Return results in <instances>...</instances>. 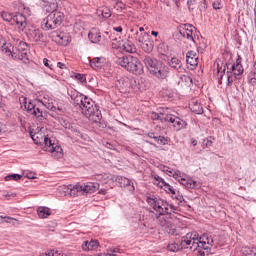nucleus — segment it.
<instances>
[{
	"label": "nucleus",
	"instance_id": "nucleus-48",
	"mask_svg": "<svg viewBox=\"0 0 256 256\" xmlns=\"http://www.w3.org/2000/svg\"><path fill=\"white\" fill-rule=\"evenodd\" d=\"M213 9L217 10V9H223V1L221 0H216L213 2L212 4Z\"/></svg>",
	"mask_w": 256,
	"mask_h": 256
},
{
	"label": "nucleus",
	"instance_id": "nucleus-32",
	"mask_svg": "<svg viewBox=\"0 0 256 256\" xmlns=\"http://www.w3.org/2000/svg\"><path fill=\"white\" fill-rule=\"evenodd\" d=\"M88 37L91 43H99L101 41V32H99L97 29H92L89 32Z\"/></svg>",
	"mask_w": 256,
	"mask_h": 256
},
{
	"label": "nucleus",
	"instance_id": "nucleus-38",
	"mask_svg": "<svg viewBox=\"0 0 256 256\" xmlns=\"http://www.w3.org/2000/svg\"><path fill=\"white\" fill-rule=\"evenodd\" d=\"M172 199L176 200L177 203V209H179V205H181V203H183V201H185V199L183 198V195L181 194H177V192H175V195H172Z\"/></svg>",
	"mask_w": 256,
	"mask_h": 256
},
{
	"label": "nucleus",
	"instance_id": "nucleus-40",
	"mask_svg": "<svg viewBox=\"0 0 256 256\" xmlns=\"http://www.w3.org/2000/svg\"><path fill=\"white\" fill-rule=\"evenodd\" d=\"M23 176L19 174H10L5 177V181H19Z\"/></svg>",
	"mask_w": 256,
	"mask_h": 256
},
{
	"label": "nucleus",
	"instance_id": "nucleus-26",
	"mask_svg": "<svg viewBox=\"0 0 256 256\" xmlns=\"http://www.w3.org/2000/svg\"><path fill=\"white\" fill-rule=\"evenodd\" d=\"M52 211L51 208L45 206H39L37 208V215L40 219H47L50 217Z\"/></svg>",
	"mask_w": 256,
	"mask_h": 256
},
{
	"label": "nucleus",
	"instance_id": "nucleus-4",
	"mask_svg": "<svg viewBox=\"0 0 256 256\" xmlns=\"http://www.w3.org/2000/svg\"><path fill=\"white\" fill-rule=\"evenodd\" d=\"M78 107H80L83 115L94 123H99V121L103 119L101 110H99V107L95 105V101L87 96H84L82 102L78 104Z\"/></svg>",
	"mask_w": 256,
	"mask_h": 256
},
{
	"label": "nucleus",
	"instance_id": "nucleus-60",
	"mask_svg": "<svg viewBox=\"0 0 256 256\" xmlns=\"http://www.w3.org/2000/svg\"><path fill=\"white\" fill-rule=\"evenodd\" d=\"M98 193H99V195H106L107 194V189L102 188V189L99 190Z\"/></svg>",
	"mask_w": 256,
	"mask_h": 256
},
{
	"label": "nucleus",
	"instance_id": "nucleus-36",
	"mask_svg": "<svg viewBox=\"0 0 256 256\" xmlns=\"http://www.w3.org/2000/svg\"><path fill=\"white\" fill-rule=\"evenodd\" d=\"M190 109L193 113H196V115H203V106L198 102L190 104Z\"/></svg>",
	"mask_w": 256,
	"mask_h": 256
},
{
	"label": "nucleus",
	"instance_id": "nucleus-21",
	"mask_svg": "<svg viewBox=\"0 0 256 256\" xmlns=\"http://www.w3.org/2000/svg\"><path fill=\"white\" fill-rule=\"evenodd\" d=\"M42 1V9L44 12L57 11V7H59V3L57 0H41Z\"/></svg>",
	"mask_w": 256,
	"mask_h": 256
},
{
	"label": "nucleus",
	"instance_id": "nucleus-53",
	"mask_svg": "<svg viewBox=\"0 0 256 256\" xmlns=\"http://www.w3.org/2000/svg\"><path fill=\"white\" fill-rule=\"evenodd\" d=\"M203 145H205V147H211V145H213V141H211L209 139L204 140Z\"/></svg>",
	"mask_w": 256,
	"mask_h": 256
},
{
	"label": "nucleus",
	"instance_id": "nucleus-51",
	"mask_svg": "<svg viewBox=\"0 0 256 256\" xmlns=\"http://www.w3.org/2000/svg\"><path fill=\"white\" fill-rule=\"evenodd\" d=\"M2 19H4V21H11V19H13V17L10 15V14H8L7 12H3L2 13Z\"/></svg>",
	"mask_w": 256,
	"mask_h": 256
},
{
	"label": "nucleus",
	"instance_id": "nucleus-20",
	"mask_svg": "<svg viewBox=\"0 0 256 256\" xmlns=\"http://www.w3.org/2000/svg\"><path fill=\"white\" fill-rule=\"evenodd\" d=\"M82 187V195H87V193H95V191H99V183L97 182H88L86 184H81Z\"/></svg>",
	"mask_w": 256,
	"mask_h": 256
},
{
	"label": "nucleus",
	"instance_id": "nucleus-9",
	"mask_svg": "<svg viewBox=\"0 0 256 256\" xmlns=\"http://www.w3.org/2000/svg\"><path fill=\"white\" fill-rule=\"evenodd\" d=\"M43 149L51 153L54 159H61L63 157V148L58 143H55V139L50 138L49 135L44 136Z\"/></svg>",
	"mask_w": 256,
	"mask_h": 256
},
{
	"label": "nucleus",
	"instance_id": "nucleus-10",
	"mask_svg": "<svg viewBox=\"0 0 256 256\" xmlns=\"http://www.w3.org/2000/svg\"><path fill=\"white\" fill-rule=\"evenodd\" d=\"M191 237H193V234L189 232L185 236H182L180 240H177L176 242L168 244L167 246L168 251H172V253L181 251V249H189L191 251V245H192Z\"/></svg>",
	"mask_w": 256,
	"mask_h": 256
},
{
	"label": "nucleus",
	"instance_id": "nucleus-28",
	"mask_svg": "<svg viewBox=\"0 0 256 256\" xmlns=\"http://www.w3.org/2000/svg\"><path fill=\"white\" fill-rule=\"evenodd\" d=\"M103 63H105V58L103 57H95L89 60L90 67H92V69H101L103 67Z\"/></svg>",
	"mask_w": 256,
	"mask_h": 256
},
{
	"label": "nucleus",
	"instance_id": "nucleus-29",
	"mask_svg": "<svg viewBox=\"0 0 256 256\" xmlns=\"http://www.w3.org/2000/svg\"><path fill=\"white\" fill-rule=\"evenodd\" d=\"M70 97L72 99V101H74V103L78 106L79 103H83V99H85V95H83L82 93H80L77 90H72L70 92Z\"/></svg>",
	"mask_w": 256,
	"mask_h": 256
},
{
	"label": "nucleus",
	"instance_id": "nucleus-39",
	"mask_svg": "<svg viewBox=\"0 0 256 256\" xmlns=\"http://www.w3.org/2000/svg\"><path fill=\"white\" fill-rule=\"evenodd\" d=\"M109 39L110 41H112V47H113V43H116V45H119L121 43V36L117 37V34L115 33H111L109 35Z\"/></svg>",
	"mask_w": 256,
	"mask_h": 256
},
{
	"label": "nucleus",
	"instance_id": "nucleus-22",
	"mask_svg": "<svg viewBox=\"0 0 256 256\" xmlns=\"http://www.w3.org/2000/svg\"><path fill=\"white\" fill-rule=\"evenodd\" d=\"M178 116L175 115V110L170 108H164V123H171L173 125Z\"/></svg>",
	"mask_w": 256,
	"mask_h": 256
},
{
	"label": "nucleus",
	"instance_id": "nucleus-41",
	"mask_svg": "<svg viewBox=\"0 0 256 256\" xmlns=\"http://www.w3.org/2000/svg\"><path fill=\"white\" fill-rule=\"evenodd\" d=\"M166 193H171L172 195H175L176 191L175 188H173V186L169 185V183L165 182L162 184Z\"/></svg>",
	"mask_w": 256,
	"mask_h": 256
},
{
	"label": "nucleus",
	"instance_id": "nucleus-62",
	"mask_svg": "<svg viewBox=\"0 0 256 256\" xmlns=\"http://www.w3.org/2000/svg\"><path fill=\"white\" fill-rule=\"evenodd\" d=\"M0 219H1L0 223H3L4 222L3 219H13V218L9 216H0Z\"/></svg>",
	"mask_w": 256,
	"mask_h": 256
},
{
	"label": "nucleus",
	"instance_id": "nucleus-17",
	"mask_svg": "<svg viewBox=\"0 0 256 256\" xmlns=\"http://www.w3.org/2000/svg\"><path fill=\"white\" fill-rule=\"evenodd\" d=\"M143 62L147 67L148 71L151 73V75L161 63L159 62L158 59H155L154 57H151V56H145Z\"/></svg>",
	"mask_w": 256,
	"mask_h": 256
},
{
	"label": "nucleus",
	"instance_id": "nucleus-24",
	"mask_svg": "<svg viewBox=\"0 0 256 256\" xmlns=\"http://www.w3.org/2000/svg\"><path fill=\"white\" fill-rule=\"evenodd\" d=\"M28 37L30 41H34V43H39L41 38L43 37V33L39 29H30L28 31Z\"/></svg>",
	"mask_w": 256,
	"mask_h": 256
},
{
	"label": "nucleus",
	"instance_id": "nucleus-13",
	"mask_svg": "<svg viewBox=\"0 0 256 256\" xmlns=\"http://www.w3.org/2000/svg\"><path fill=\"white\" fill-rule=\"evenodd\" d=\"M138 43L141 44V49L144 51V53H151L153 52V49L155 47V43L153 42V39H151V35H144L140 38H138Z\"/></svg>",
	"mask_w": 256,
	"mask_h": 256
},
{
	"label": "nucleus",
	"instance_id": "nucleus-55",
	"mask_svg": "<svg viewBox=\"0 0 256 256\" xmlns=\"http://www.w3.org/2000/svg\"><path fill=\"white\" fill-rule=\"evenodd\" d=\"M113 30L116 31V33H123V27L121 26L114 27Z\"/></svg>",
	"mask_w": 256,
	"mask_h": 256
},
{
	"label": "nucleus",
	"instance_id": "nucleus-12",
	"mask_svg": "<svg viewBox=\"0 0 256 256\" xmlns=\"http://www.w3.org/2000/svg\"><path fill=\"white\" fill-rule=\"evenodd\" d=\"M196 31L195 27L191 24H182L179 26L180 35L188 41H193V43H195V39L197 38L195 35Z\"/></svg>",
	"mask_w": 256,
	"mask_h": 256
},
{
	"label": "nucleus",
	"instance_id": "nucleus-64",
	"mask_svg": "<svg viewBox=\"0 0 256 256\" xmlns=\"http://www.w3.org/2000/svg\"><path fill=\"white\" fill-rule=\"evenodd\" d=\"M191 143L194 147H197V140L196 139H192Z\"/></svg>",
	"mask_w": 256,
	"mask_h": 256
},
{
	"label": "nucleus",
	"instance_id": "nucleus-3",
	"mask_svg": "<svg viewBox=\"0 0 256 256\" xmlns=\"http://www.w3.org/2000/svg\"><path fill=\"white\" fill-rule=\"evenodd\" d=\"M116 64L120 65V67H123L126 71L129 73H132V75H143L144 69H143V63L139 61V58L132 56V55H122L120 57L116 58Z\"/></svg>",
	"mask_w": 256,
	"mask_h": 256
},
{
	"label": "nucleus",
	"instance_id": "nucleus-14",
	"mask_svg": "<svg viewBox=\"0 0 256 256\" xmlns=\"http://www.w3.org/2000/svg\"><path fill=\"white\" fill-rule=\"evenodd\" d=\"M174 179H176L178 181V183H180V185H183V187H186V189H200L201 188V184H199V182L194 181L192 179H185V178H181V176H179V174L177 172H175L173 174Z\"/></svg>",
	"mask_w": 256,
	"mask_h": 256
},
{
	"label": "nucleus",
	"instance_id": "nucleus-34",
	"mask_svg": "<svg viewBox=\"0 0 256 256\" xmlns=\"http://www.w3.org/2000/svg\"><path fill=\"white\" fill-rule=\"evenodd\" d=\"M34 117H36V119H38L39 121H43L44 119H46V115L43 113V110H41V108L35 106L34 110H32V114Z\"/></svg>",
	"mask_w": 256,
	"mask_h": 256
},
{
	"label": "nucleus",
	"instance_id": "nucleus-25",
	"mask_svg": "<svg viewBox=\"0 0 256 256\" xmlns=\"http://www.w3.org/2000/svg\"><path fill=\"white\" fill-rule=\"evenodd\" d=\"M168 65L171 67V69H176L178 73L183 72V63H181V60H179L177 57L171 58V60L168 62Z\"/></svg>",
	"mask_w": 256,
	"mask_h": 256
},
{
	"label": "nucleus",
	"instance_id": "nucleus-43",
	"mask_svg": "<svg viewBox=\"0 0 256 256\" xmlns=\"http://www.w3.org/2000/svg\"><path fill=\"white\" fill-rule=\"evenodd\" d=\"M35 107H37V105L33 104V102H29L27 104V101H25V109H27L28 113H30V115L33 113V111L35 110Z\"/></svg>",
	"mask_w": 256,
	"mask_h": 256
},
{
	"label": "nucleus",
	"instance_id": "nucleus-30",
	"mask_svg": "<svg viewBox=\"0 0 256 256\" xmlns=\"http://www.w3.org/2000/svg\"><path fill=\"white\" fill-rule=\"evenodd\" d=\"M134 33V39L136 41H138L140 39V37H145V35H149V33L145 32V28L143 27H139V26H135L134 28L131 29V33Z\"/></svg>",
	"mask_w": 256,
	"mask_h": 256
},
{
	"label": "nucleus",
	"instance_id": "nucleus-8",
	"mask_svg": "<svg viewBox=\"0 0 256 256\" xmlns=\"http://www.w3.org/2000/svg\"><path fill=\"white\" fill-rule=\"evenodd\" d=\"M49 13V15L44 19V29L45 31H51L53 29H57L61 27V24L65 20V14L61 11L53 10Z\"/></svg>",
	"mask_w": 256,
	"mask_h": 256
},
{
	"label": "nucleus",
	"instance_id": "nucleus-27",
	"mask_svg": "<svg viewBox=\"0 0 256 256\" xmlns=\"http://www.w3.org/2000/svg\"><path fill=\"white\" fill-rule=\"evenodd\" d=\"M68 189H70L71 197H79L83 195V189L80 183H77L74 186L69 185Z\"/></svg>",
	"mask_w": 256,
	"mask_h": 256
},
{
	"label": "nucleus",
	"instance_id": "nucleus-46",
	"mask_svg": "<svg viewBox=\"0 0 256 256\" xmlns=\"http://www.w3.org/2000/svg\"><path fill=\"white\" fill-rule=\"evenodd\" d=\"M75 79L77 81H79L80 83H87V77L85 76V74H76L75 75Z\"/></svg>",
	"mask_w": 256,
	"mask_h": 256
},
{
	"label": "nucleus",
	"instance_id": "nucleus-59",
	"mask_svg": "<svg viewBox=\"0 0 256 256\" xmlns=\"http://www.w3.org/2000/svg\"><path fill=\"white\" fill-rule=\"evenodd\" d=\"M250 84H251V85H256L255 73H253V77L250 78Z\"/></svg>",
	"mask_w": 256,
	"mask_h": 256
},
{
	"label": "nucleus",
	"instance_id": "nucleus-2",
	"mask_svg": "<svg viewBox=\"0 0 256 256\" xmlns=\"http://www.w3.org/2000/svg\"><path fill=\"white\" fill-rule=\"evenodd\" d=\"M242 61L243 59L241 58V56H238L236 62L233 63L231 61H228L225 63L224 68L219 67L218 65V74L220 75V79H223V75H225V71H227L226 75L228 79V87H231V85H233L235 79H241V76L245 71L243 69V64H241Z\"/></svg>",
	"mask_w": 256,
	"mask_h": 256
},
{
	"label": "nucleus",
	"instance_id": "nucleus-31",
	"mask_svg": "<svg viewBox=\"0 0 256 256\" xmlns=\"http://www.w3.org/2000/svg\"><path fill=\"white\" fill-rule=\"evenodd\" d=\"M172 128L174 131H181V129L187 128V122H185V120L178 117V118H176V120H174Z\"/></svg>",
	"mask_w": 256,
	"mask_h": 256
},
{
	"label": "nucleus",
	"instance_id": "nucleus-56",
	"mask_svg": "<svg viewBox=\"0 0 256 256\" xmlns=\"http://www.w3.org/2000/svg\"><path fill=\"white\" fill-rule=\"evenodd\" d=\"M81 22H76L74 24V29H78L79 31H81V29H83V26H80Z\"/></svg>",
	"mask_w": 256,
	"mask_h": 256
},
{
	"label": "nucleus",
	"instance_id": "nucleus-50",
	"mask_svg": "<svg viewBox=\"0 0 256 256\" xmlns=\"http://www.w3.org/2000/svg\"><path fill=\"white\" fill-rule=\"evenodd\" d=\"M116 7H117V11H123V9H125L127 6L125 5V3L121 2V1H117L116 2Z\"/></svg>",
	"mask_w": 256,
	"mask_h": 256
},
{
	"label": "nucleus",
	"instance_id": "nucleus-37",
	"mask_svg": "<svg viewBox=\"0 0 256 256\" xmlns=\"http://www.w3.org/2000/svg\"><path fill=\"white\" fill-rule=\"evenodd\" d=\"M242 253H243V255H246V256H256V247L255 246L242 247Z\"/></svg>",
	"mask_w": 256,
	"mask_h": 256
},
{
	"label": "nucleus",
	"instance_id": "nucleus-7",
	"mask_svg": "<svg viewBox=\"0 0 256 256\" xmlns=\"http://www.w3.org/2000/svg\"><path fill=\"white\" fill-rule=\"evenodd\" d=\"M146 203H148L158 215H167L169 211H172V213L177 211V206L169 204L167 201L157 196H148L146 198Z\"/></svg>",
	"mask_w": 256,
	"mask_h": 256
},
{
	"label": "nucleus",
	"instance_id": "nucleus-16",
	"mask_svg": "<svg viewBox=\"0 0 256 256\" xmlns=\"http://www.w3.org/2000/svg\"><path fill=\"white\" fill-rule=\"evenodd\" d=\"M152 75L158 79H167L169 76V66L165 65L163 62H160V65L154 70Z\"/></svg>",
	"mask_w": 256,
	"mask_h": 256
},
{
	"label": "nucleus",
	"instance_id": "nucleus-57",
	"mask_svg": "<svg viewBox=\"0 0 256 256\" xmlns=\"http://www.w3.org/2000/svg\"><path fill=\"white\" fill-rule=\"evenodd\" d=\"M148 137H149V139H153L154 141H155V139H157V136L153 132H149Z\"/></svg>",
	"mask_w": 256,
	"mask_h": 256
},
{
	"label": "nucleus",
	"instance_id": "nucleus-42",
	"mask_svg": "<svg viewBox=\"0 0 256 256\" xmlns=\"http://www.w3.org/2000/svg\"><path fill=\"white\" fill-rule=\"evenodd\" d=\"M189 11H195L197 9V0H188L187 2Z\"/></svg>",
	"mask_w": 256,
	"mask_h": 256
},
{
	"label": "nucleus",
	"instance_id": "nucleus-33",
	"mask_svg": "<svg viewBox=\"0 0 256 256\" xmlns=\"http://www.w3.org/2000/svg\"><path fill=\"white\" fill-rule=\"evenodd\" d=\"M151 119H153V121H161V123H164V119H165V108H163L162 111H159V113H157V112H152V114H151Z\"/></svg>",
	"mask_w": 256,
	"mask_h": 256
},
{
	"label": "nucleus",
	"instance_id": "nucleus-54",
	"mask_svg": "<svg viewBox=\"0 0 256 256\" xmlns=\"http://www.w3.org/2000/svg\"><path fill=\"white\" fill-rule=\"evenodd\" d=\"M154 179L158 181V183H161L162 185L165 183V180L161 178V176H155Z\"/></svg>",
	"mask_w": 256,
	"mask_h": 256
},
{
	"label": "nucleus",
	"instance_id": "nucleus-58",
	"mask_svg": "<svg viewBox=\"0 0 256 256\" xmlns=\"http://www.w3.org/2000/svg\"><path fill=\"white\" fill-rule=\"evenodd\" d=\"M57 67H59V69H67V66L62 62H58Z\"/></svg>",
	"mask_w": 256,
	"mask_h": 256
},
{
	"label": "nucleus",
	"instance_id": "nucleus-6",
	"mask_svg": "<svg viewBox=\"0 0 256 256\" xmlns=\"http://www.w3.org/2000/svg\"><path fill=\"white\" fill-rule=\"evenodd\" d=\"M146 203H148L158 215H167L169 211H172V213L177 211V206L169 204L167 201L157 196H148L146 198Z\"/></svg>",
	"mask_w": 256,
	"mask_h": 256
},
{
	"label": "nucleus",
	"instance_id": "nucleus-63",
	"mask_svg": "<svg viewBox=\"0 0 256 256\" xmlns=\"http://www.w3.org/2000/svg\"><path fill=\"white\" fill-rule=\"evenodd\" d=\"M102 179H103V176L101 174L96 175L97 181H102Z\"/></svg>",
	"mask_w": 256,
	"mask_h": 256
},
{
	"label": "nucleus",
	"instance_id": "nucleus-1",
	"mask_svg": "<svg viewBox=\"0 0 256 256\" xmlns=\"http://www.w3.org/2000/svg\"><path fill=\"white\" fill-rule=\"evenodd\" d=\"M0 49L12 59L23 61L25 64L29 63V44L26 42L20 41L18 46L14 47L12 43L0 38Z\"/></svg>",
	"mask_w": 256,
	"mask_h": 256
},
{
	"label": "nucleus",
	"instance_id": "nucleus-15",
	"mask_svg": "<svg viewBox=\"0 0 256 256\" xmlns=\"http://www.w3.org/2000/svg\"><path fill=\"white\" fill-rule=\"evenodd\" d=\"M113 48L120 49L123 53H137V47L129 40L125 41L123 44L113 43Z\"/></svg>",
	"mask_w": 256,
	"mask_h": 256
},
{
	"label": "nucleus",
	"instance_id": "nucleus-23",
	"mask_svg": "<svg viewBox=\"0 0 256 256\" xmlns=\"http://www.w3.org/2000/svg\"><path fill=\"white\" fill-rule=\"evenodd\" d=\"M82 251H95L99 248V241L97 240H86L82 243Z\"/></svg>",
	"mask_w": 256,
	"mask_h": 256
},
{
	"label": "nucleus",
	"instance_id": "nucleus-52",
	"mask_svg": "<svg viewBox=\"0 0 256 256\" xmlns=\"http://www.w3.org/2000/svg\"><path fill=\"white\" fill-rule=\"evenodd\" d=\"M43 63L45 65V67H48V69H53V64H49L50 63L49 59L44 58Z\"/></svg>",
	"mask_w": 256,
	"mask_h": 256
},
{
	"label": "nucleus",
	"instance_id": "nucleus-45",
	"mask_svg": "<svg viewBox=\"0 0 256 256\" xmlns=\"http://www.w3.org/2000/svg\"><path fill=\"white\" fill-rule=\"evenodd\" d=\"M102 17H104V19H109V17H111V10L108 7L102 9Z\"/></svg>",
	"mask_w": 256,
	"mask_h": 256
},
{
	"label": "nucleus",
	"instance_id": "nucleus-47",
	"mask_svg": "<svg viewBox=\"0 0 256 256\" xmlns=\"http://www.w3.org/2000/svg\"><path fill=\"white\" fill-rule=\"evenodd\" d=\"M155 142L158 143V145H167V140L163 136H156Z\"/></svg>",
	"mask_w": 256,
	"mask_h": 256
},
{
	"label": "nucleus",
	"instance_id": "nucleus-61",
	"mask_svg": "<svg viewBox=\"0 0 256 256\" xmlns=\"http://www.w3.org/2000/svg\"><path fill=\"white\" fill-rule=\"evenodd\" d=\"M64 127H65V129H73V126L71 125V123L64 122Z\"/></svg>",
	"mask_w": 256,
	"mask_h": 256
},
{
	"label": "nucleus",
	"instance_id": "nucleus-44",
	"mask_svg": "<svg viewBox=\"0 0 256 256\" xmlns=\"http://www.w3.org/2000/svg\"><path fill=\"white\" fill-rule=\"evenodd\" d=\"M180 80L183 83H186V85H191L193 83V79L188 75H182L180 76Z\"/></svg>",
	"mask_w": 256,
	"mask_h": 256
},
{
	"label": "nucleus",
	"instance_id": "nucleus-5",
	"mask_svg": "<svg viewBox=\"0 0 256 256\" xmlns=\"http://www.w3.org/2000/svg\"><path fill=\"white\" fill-rule=\"evenodd\" d=\"M192 245L190 251H198L200 256H205V251L213 247V237L203 235L199 237L197 232H190Z\"/></svg>",
	"mask_w": 256,
	"mask_h": 256
},
{
	"label": "nucleus",
	"instance_id": "nucleus-19",
	"mask_svg": "<svg viewBox=\"0 0 256 256\" xmlns=\"http://www.w3.org/2000/svg\"><path fill=\"white\" fill-rule=\"evenodd\" d=\"M12 21H14V23H16V25L20 31H24L25 27H27V18L25 17V15H23L21 13H18L15 16H13Z\"/></svg>",
	"mask_w": 256,
	"mask_h": 256
},
{
	"label": "nucleus",
	"instance_id": "nucleus-49",
	"mask_svg": "<svg viewBox=\"0 0 256 256\" xmlns=\"http://www.w3.org/2000/svg\"><path fill=\"white\" fill-rule=\"evenodd\" d=\"M39 256H63V254L59 253L58 251L54 252L53 250L48 253H42Z\"/></svg>",
	"mask_w": 256,
	"mask_h": 256
},
{
	"label": "nucleus",
	"instance_id": "nucleus-11",
	"mask_svg": "<svg viewBox=\"0 0 256 256\" xmlns=\"http://www.w3.org/2000/svg\"><path fill=\"white\" fill-rule=\"evenodd\" d=\"M173 211H169L168 214L159 215L157 217L158 225L164 227V230L168 235H175V226L173 225Z\"/></svg>",
	"mask_w": 256,
	"mask_h": 256
},
{
	"label": "nucleus",
	"instance_id": "nucleus-18",
	"mask_svg": "<svg viewBox=\"0 0 256 256\" xmlns=\"http://www.w3.org/2000/svg\"><path fill=\"white\" fill-rule=\"evenodd\" d=\"M186 63L190 65L193 69L199 65V56H197V52L190 50L186 53Z\"/></svg>",
	"mask_w": 256,
	"mask_h": 256
},
{
	"label": "nucleus",
	"instance_id": "nucleus-35",
	"mask_svg": "<svg viewBox=\"0 0 256 256\" xmlns=\"http://www.w3.org/2000/svg\"><path fill=\"white\" fill-rule=\"evenodd\" d=\"M116 183H119L120 187H131V180L123 176H117Z\"/></svg>",
	"mask_w": 256,
	"mask_h": 256
}]
</instances>
